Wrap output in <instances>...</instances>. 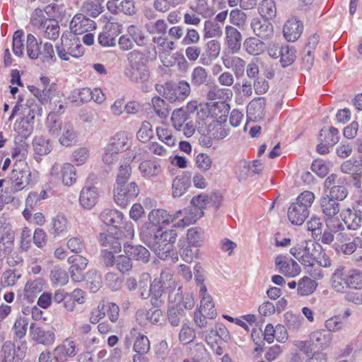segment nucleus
<instances>
[{
  "instance_id": "nucleus-35",
  "label": "nucleus",
  "mask_w": 362,
  "mask_h": 362,
  "mask_svg": "<svg viewBox=\"0 0 362 362\" xmlns=\"http://www.w3.org/2000/svg\"><path fill=\"white\" fill-rule=\"evenodd\" d=\"M259 13L263 18L272 19L276 15V7L274 0H263L258 8Z\"/></svg>"
},
{
  "instance_id": "nucleus-57",
  "label": "nucleus",
  "mask_w": 362,
  "mask_h": 362,
  "mask_svg": "<svg viewBox=\"0 0 362 362\" xmlns=\"http://www.w3.org/2000/svg\"><path fill=\"white\" fill-rule=\"evenodd\" d=\"M23 33L22 30H17L14 33L13 37V52L17 57H21L24 53Z\"/></svg>"
},
{
  "instance_id": "nucleus-10",
  "label": "nucleus",
  "mask_w": 362,
  "mask_h": 362,
  "mask_svg": "<svg viewBox=\"0 0 362 362\" xmlns=\"http://www.w3.org/2000/svg\"><path fill=\"white\" fill-rule=\"evenodd\" d=\"M121 234V230L116 232L115 235L117 236L113 235V233L110 232L100 233L99 242L105 247V250H112L115 252H119L122 247Z\"/></svg>"
},
{
  "instance_id": "nucleus-40",
  "label": "nucleus",
  "mask_w": 362,
  "mask_h": 362,
  "mask_svg": "<svg viewBox=\"0 0 362 362\" xmlns=\"http://www.w3.org/2000/svg\"><path fill=\"white\" fill-rule=\"evenodd\" d=\"M189 119V115L182 108L175 110L171 116L173 126L179 132H181Z\"/></svg>"
},
{
  "instance_id": "nucleus-20",
  "label": "nucleus",
  "mask_w": 362,
  "mask_h": 362,
  "mask_svg": "<svg viewBox=\"0 0 362 362\" xmlns=\"http://www.w3.org/2000/svg\"><path fill=\"white\" fill-rule=\"evenodd\" d=\"M309 211L303 206L293 203L288 210V218L294 225H301L308 217Z\"/></svg>"
},
{
  "instance_id": "nucleus-64",
  "label": "nucleus",
  "mask_w": 362,
  "mask_h": 362,
  "mask_svg": "<svg viewBox=\"0 0 362 362\" xmlns=\"http://www.w3.org/2000/svg\"><path fill=\"white\" fill-rule=\"evenodd\" d=\"M322 223L320 218L313 217L307 222L308 230L312 232L313 237L317 239L322 234Z\"/></svg>"
},
{
  "instance_id": "nucleus-44",
  "label": "nucleus",
  "mask_w": 362,
  "mask_h": 362,
  "mask_svg": "<svg viewBox=\"0 0 362 362\" xmlns=\"http://www.w3.org/2000/svg\"><path fill=\"white\" fill-rule=\"evenodd\" d=\"M38 59L42 62H55V54L54 48L52 44L45 42L41 43L39 50Z\"/></svg>"
},
{
  "instance_id": "nucleus-18",
  "label": "nucleus",
  "mask_w": 362,
  "mask_h": 362,
  "mask_svg": "<svg viewBox=\"0 0 362 362\" xmlns=\"http://www.w3.org/2000/svg\"><path fill=\"white\" fill-rule=\"evenodd\" d=\"M130 337L134 339L133 349L136 353L147 354L149 351L150 341L146 335L140 332L138 328L133 327L130 329Z\"/></svg>"
},
{
  "instance_id": "nucleus-56",
  "label": "nucleus",
  "mask_w": 362,
  "mask_h": 362,
  "mask_svg": "<svg viewBox=\"0 0 362 362\" xmlns=\"http://www.w3.org/2000/svg\"><path fill=\"white\" fill-rule=\"evenodd\" d=\"M145 27L150 34L163 35L166 33L168 25L165 20L158 19L154 23L146 24Z\"/></svg>"
},
{
  "instance_id": "nucleus-32",
  "label": "nucleus",
  "mask_w": 362,
  "mask_h": 362,
  "mask_svg": "<svg viewBox=\"0 0 362 362\" xmlns=\"http://www.w3.org/2000/svg\"><path fill=\"white\" fill-rule=\"evenodd\" d=\"M100 218L105 224L116 228L122 219V214L117 210L106 209L102 211Z\"/></svg>"
},
{
  "instance_id": "nucleus-2",
  "label": "nucleus",
  "mask_w": 362,
  "mask_h": 362,
  "mask_svg": "<svg viewBox=\"0 0 362 362\" xmlns=\"http://www.w3.org/2000/svg\"><path fill=\"white\" fill-rule=\"evenodd\" d=\"M139 193V189L136 182H132L128 185H115L114 199L115 202L122 207H126Z\"/></svg>"
},
{
  "instance_id": "nucleus-61",
  "label": "nucleus",
  "mask_w": 362,
  "mask_h": 362,
  "mask_svg": "<svg viewBox=\"0 0 362 362\" xmlns=\"http://www.w3.org/2000/svg\"><path fill=\"white\" fill-rule=\"evenodd\" d=\"M132 174V168L129 164H121L117 175L115 185H126Z\"/></svg>"
},
{
  "instance_id": "nucleus-30",
  "label": "nucleus",
  "mask_w": 362,
  "mask_h": 362,
  "mask_svg": "<svg viewBox=\"0 0 362 362\" xmlns=\"http://www.w3.org/2000/svg\"><path fill=\"white\" fill-rule=\"evenodd\" d=\"M148 220L153 226L160 224H169L172 223V218L170 214L164 209H154L148 214Z\"/></svg>"
},
{
  "instance_id": "nucleus-5",
  "label": "nucleus",
  "mask_w": 362,
  "mask_h": 362,
  "mask_svg": "<svg viewBox=\"0 0 362 362\" xmlns=\"http://www.w3.org/2000/svg\"><path fill=\"white\" fill-rule=\"evenodd\" d=\"M225 44L232 54L239 52L241 48L243 36L237 28L226 25L225 28Z\"/></svg>"
},
{
  "instance_id": "nucleus-21",
  "label": "nucleus",
  "mask_w": 362,
  "mask_h": 362,
  "mask_svg": "<svg viewBox=\"0 0 362 362\" xmlns=\"http://www.w3.org/2000/svg\"><path fill=\"white\" fill-rule=\"evenodd\" d=\"M320 204L322 211L327 218L334 217L340 211V204L338 201L328 195L322 197L320 199Z\"/></svg>"
},
{
  "instance_id": "nucleus-17",
  "label": "nucleus",
  "mask_w": 362,
  "mask_h": 362,
  "mask_svg": "<svg viewBox=\"0 0 362 362\" xmlns=\"http://www.w3.org/2000/svg\"><path fill=\"white\" fill-rule=\"evenodd\" d=\"M303 31V24L296 18L288 20L284 25L283 32L285 38L290 42L297 40Z\"/></svg>"
},
{
  "instance_id": "nucleus-26",
  "label": "nucleus",
  "mask_w": 362,
  "mask_h": 362,
  "mask_svg": "<svg viewBox=\"0 0 362 362\" xmlns=\"http://www.w3.org/2000/svg\"><path fill=\"white\" fill-rule=\"evenodd\" d=\"M124 252L126 254L129 255L133 258L137 260H141L144 263H146L149 261L150 252L144 246H131L124 244Z\"/></svg>"
},
{
  "instance_id": "nucleus-49",
  "label": "nucleus",
  "mask_w": 362,
  "mask_h": 362,
  "mask_svg": "<svg viewBox=\"0 0 362 362\" xmlns=\"http://www.w3.org/2000/svg\"><path fill=\"white\" fill-rule=\"evenodd\" d=\"M50 279L53 284L63 286L68 282L69 276L64 269L54 267L50 272Z\"/></svg>"
},
{
  "instance_id": "nucleus-45",
  "label": "nucleus",
  "mask_w": 362,
  "mask_h": 362,
  "mask_svg": "<svg viewBox=\"0 0 362 362\" xmlns=\"http://www.w3.org/2000/svg\"><path fill=\"white\" fill-rule=\"evenodd\" d=\"M346 286L351 288L362 289V272L352 269L346 275Z\"/></svg>"
},
{
  "instance_id": "nucleus-37",
  "label": "nucleus",
  "mask_w": 362,
  "mask_h": 362,
  "mask_svg": "<svg viewBox=\"0 0 362 362\" xmlns=\"http://www.w3.org/2000/svg\"><path fill=\"white\" fill-rule=\"evenodd\" d=\"M189 186V180L184 176H177L173 181L172 189L174 197L183 195Z\"/></svg>"
},
{
  "instance_id": "nucleus-12",
  "label": "nucleus",
  "mask_w": 362,
  "mask_h": 362,
  "mask_svg": "<svg viewBox=\"0 0 362 362\" xmlns=\"http://www.w3.org/2000/svg\"><path fill=\"white\" fill-rule=\"evenodd\" d=\"M344 225L349 230H356L362 223V213L353 208H347L341 211L340 214Z\"/></svg>"
},
{
  "instance_id": "nucleus-8",
  "label": "nucleus",
  "mask_w": 362,
  "mask_h": 362,
  "mask_svg": "<svg viewBox=\"0 0 362 362\" xmlns=\"http://www.w3.org/2000/svg\"><path fill=\"white\" fill-rule=\"evenodd\" d=\"M95 28V22L81 13L75 15L70 23L71 31L74 35H81Z\"/></svg>"
},
{
  "instance_id": "nucleus-11",
  "label": "nucleus",
  "mask_w": 362,
  "mask_h": 362,
  "mask_svg": "<svg viewBox=\"0 0 362 362\" xmlns=\"http://www.w3.org/2000/svg\"><path fill=\"white\" fill-rule=\"evenodd\" d=\"M100 194L94 186L84 187L80 193L79 203L85 209H91L98 202Z\"/></svg>"
},
{
  "instance_id": "nucleus-51",
  "label": "nucleus",
  "mask_w": 362,
  "mask_h": 362,
  "mask_svg": "<svg viewBox=\"0 0 362 362\" xmlns=\"http://www.w3.org/2000/svg\"><path fill=\"white\" fill-rule=\"evenodd\" d=\"M76 170L73 165L69 163H64V176H62V182L65 185L70 187L76 181Z\"/></svg>"
},
{
  "instance_id": "nucleus-14",
  "label": "nucleus",
  "mask_w": 362,
  "mask_h": 362,
  "mask_svg": "<svg viewBox=\"0 0 362 362\" xmlns=\"http://www.w3.org/2000/svg\"><path fill=\"white\" fill-rule=\"evenodd\" d=\"M201 302L200 307L197 310H202L206 313V316L209 319H214L216 317L217 313L214 308V304L212 300L211 296L207 293V289L205 285L200 287Z\"/></svg>"
},
{
  "instance_id": "nucleus-27",
  "label": "nucleus",
  "mask_w": 362,
  "mask_h": 362,
  "mask_svg": "<svg viewBox=\"0 0 362 362\" xmlns=\"http://www.w3.org/2000/svg\"><path fill=\"white\" fill-rule=\"evenodd\" d=\"M52 224V227L50 230V233L54 237L64 234L69 226L68 219L62 214H59L54 217Z\"/></svg>"
},
{
  "instance_id": "nucleus-38",
  "label": "nucleus",
  "mask_w": 362,
  "mask_h": 362,
  "mask_svg": "<svg viewBox=\"0 0 362 362\" xmlns=\"http://www.w3.org/2000/svg\"><path fill=\"white\" fill-rule=\"evenodd\" d=\"M62 130V135L59 139V141L63 146H70L76 139V132L72 124L69 122H64Z\"/></svg>"
},
{
  "instance_id": "nucleus-43",
  "label": "nucleus",
  "mask_w": 362,
  "mask_h": 362,
  "mask_svg": "<svg viewBox=\"0 0 362 362\" xmlns=\"http://www.w3.org/2000/svg\"><path fill=\"white\" fill-rule=\"evenodd\" d=\"M41 43L42 42H38L37 41L36 37L33 35L28 34L27 35L26 50L28 56L30 59H38L39 50Z\"/></svg>"
},
{
  "instance_id": "nucleus-58",
  "label": "nucleus",
  "mask_w": 362,
  "mask_h": 362,
  "mask_svg": "<svg viewBox=\"0 0 362 362\" xmlns=\"http://www.w3.org/2000/svg\"><path fill=\"white\" fill-rule=\"evenodd\" d=\"M284 320L287 327L291 330H298L303 322V318L298 315H296L292 313L287 312L284 315Z\"/></svg>"
},
{
  "instance_id": "nucleus-15",
  "label": "nucleus",
  "mask_w": 362,
  "mask_h": 362,
  "mask_svg": "<svg viewBox=\"0 0 362 362\" xmlns=\"http://www.w3.org/2000/svg\"><path fill=\"white\" fill-rule=\"evenodd\" d=\"M39 35L46 39L55 40L59 35V25L54 19H46L38 28Z\"/></svg>"
},
{
  "instance_id": "nucleus-19",
  "label": "nucleus",
  "mask_w": 362,
  "mask_h": 362,
  "mask_svg": "<svg viewBox=\"0 0 362 362\" xmlns=\"http://www.w3.org/2000/svg\"><path fill=\"white\" fill-rule=\"evenodd\" d=\"M313 346L319 349L329 347L332 340V334L325 330H316L309 335Z\"/></svg>"
},
{
  "instance_id": "nucleus-52",
  "label": "nucleus",
  "mask_w": 362,
  "mask_h": 362,
  "mask_svg": "<svg viewBox=\"0 0 362 362\" xmlns=\"http://www.w3.org/2000/svg\"><path fill=\"white\" fill-rule=\"evenodd\" d=\"M187 241L194 247H200L204 240V232L201 228H192L187 231Z\"/></svg>"
},
{
  "instance_id": "nucleus-23",
  "label": "nucleus",
  "mask_w": 362,
  "mask_h": 362,
  "mask_svg": "<svg viewBox=\"0 0 362 362\" xmlns=\"http://www.w3.org/2000/svg\"><path fill=\"white\" fill-rule=\"evenodd\" d=\"M107 146L118 153L124 151L129 148V138L125 132H117L110 139Z\"/></svg>"
},
{
  "instance_id": "nucleus-9",
  "label": "nucleus",
  "mask_w": 362,
  "mask_h": 362,
  "mask_svg": "<svg viewBox=\"0 0 362 362\" xmlns=\"http://www.w3.org/2000/svg\"><path fill=\"white\" fill-rule=\"evenodd\" d=\"M27 344L22 342L18 346V353L16 354L14 344L11 341H6L1 349V362H13L15 358L22 359L25 357Z\"/></svg>"
},
{
  "instance_id": "nucleus-42",
  "label": "nucleus",
  "mask_w": 362,
  "mask_h": 362,
  "mask_svg": "<svg viewBox=\"0 0 362 362\" xmlns=\"http://www.w3.org/2000/svg\"><path fill=\"white\" fill-rule=\"evenodd\" d=\"M64 122L61 118L55 113H49L47 116V128L49 132L53 135L58 136L59 132L63 128Z\"/></svg>"
},
{
  "instance_id": "nucleus-59",
  "label": "nucleus",
  "mask_w": 362,
  "mask_h": 362,
  "mask_svg": "<svg viewBox=\"0 0 362 362\" xmlns=\"http://www.w3.org/2000/svg\"><path fill=\"white\" fill-rule=\"evenodd\" d=\"M280 62L284 67L291 65L296 59V50L284 45L282 54L280 56Z\"/></svg>"
},
{
  "instance_id": "nucleus-13",
  "label": "nucleus",
  "mask_w": 362,
  "mask_h": 362,
  "mask_svg": "<svg viewBox=\"0 0 362 362\" xmlns=\"http://www.w3.org/2000/svg\"><path fill=\"white\" fill-rule=\"evenodd\" d=\"M222 61L226 68L233 71L236 78H240L244 76L247 64L243 59L238 56H232L222 57Z\"/></svg>"
},
{
  "instance_id": "nucleus-25",
  "label": "nucleus",
  "mask_w": 362,
  "mask_h": 362,
  "mask_svg": "<svg viewBox=\"0 0 362 362\" xmlns=\"http://www.w3.org/2000/svg\"><path fill=\"white\" fill-rule=\"evenodd\" d=\"M163 288L161 281H157V279H154L150 285L151 303L156 308L160 307L164 303L163 298Z\"/></svg>"
},
{
  "instance_id": "nucleus-60",
  "label": "nucleus",
  "mask_w": 362,
  "mask_h": 362,
  "mask_svg": "<svg viewBox=\"0 0 362 362\" xmlns=\"http://www.w3.org/2000/svg\"><path fill=\"white\" fill-rule=\"evenodd\" d=\"M153 136L152 126L150 122L144 121L136 134L138 139L145 143L148 141Z\"/></svg>"
},
{
  "instance_id": "nucleus-4",
  "label": "nucleus",
  "mask_w": 362,
  "mask_h": 362,
  "mask_svg": "<svg viewBox=\"0 0 362 362\" xmlns=\"http://www.w3.org/2000/svg\"><path fill=\"white\" fill-rule=\"evenodd\" d=\"M78 350L76 341L67 337L54 349L53 358L57 362H66L68 358L76 356Z\"/></svg>"
},
{
  "instance_id": "nucleus-16",
  "label": "nucleus",
  "mask_w": 362,
  "mask_h": 362,
  "mask_svg": "<svg viewBox=\"0 0 362 362\" xmlns=\"http://www.w3.org/2000/svg\"><path fill=\"white\" fill-rule=\"evenodd\" d=\"M30 334L33 341L44 345L52 344L55 340V335L52 331L35 327L34 324L30 325Z\"/></svg>"
},
{
  "instance_id": "nucleus-1",
  "label": "nucleus",
  "mask_w": 362,
  "mask_h": 362,
  "mask_svg": "<svg viewBox=\"0 0 362 362\" xmlns=\"http://www.w3.org/2000/svg\"><path fill=\"white\" fill-rule=\"evenodd\" d=\"M127 61L130 66L128 76L133 81H145L149 77L146 69L145 54L139 50H132L127 54Z\"/></svg>"
},
{
  "instance_id": "nucleus-53",
  "label": "nucleus",
  "mask_w": 362,
  "mask_h": 362,
  "mask_svg": "<svg viewBox=\"0 0 362 362\" xmlns=\"http://www.w3.org/2000/svg\"><path fill=\"white\" fill-rule=\"evenodd\" d=\"M191 203L193 205L192 209V214H197L198 217L201 218L204 212L202 209L209 203L208 197L204 194H199L197 197H194Z\"/></svg>"
},
{
  "instance_id": "nucleus-3",
  "label": "nucleus",
  "mask_w": 362,
  "mask_h": 362,
  "mask_svg": "<svg viewBox=\"0 0 362 362\" xmlns=\"http://www.w3.org/2000/svg\"><path fill=\"white\" fill-rule=\"evenodd\" d=\"M30 176L29 168L24 163H15L11 174L12 190L18 192L24 189L29 184Z\"/></svg>"
},
{
  "instance_id": "nucleus-31",
  "label": "nucleus",
  "mask_w": 362,
  "mask_h": 362,
  "mask_svg": "<svg viewBox=\"0 0 362 362\" xmlns=\"http://www.w3.org/2000/svg\"><path fill=\"white\" fill-rule=\"evenodd\" d=\"M174 245L170 244H165L160 240L154 238L153 243L152 244V249L155 254L161 259H165L171 256L173 252Z\"/></svg>"
},
{
  "instance_id": "nucleus-29",
  "label": "nucleus",
  "mask_w": 362,
  "mask_h": 362,
  "mask_svg": "<svg viewBox=\"0 0 362 362\" xmlns=\"http://www.w3.org/2000/svg\"><path fill=\"white\" fill-rule=\"evenodd\" d=\"M61 45L57 46V53L58 57L64 61H69L70 59V57H73L75 58L78 57L79 53H74L73 51L69 50V45H71V41L69 40V37L62 35L61 38Z\"/></svg>"
},
{
  "instance_id": "nucleus-24",
  "label": "nucleus",
  "mask_w": 362,
  "mask_h": 362,
  "mask_svg": "<svg viewBox=\"0 0 362 362\" xmlns=\"http://www.w3.org/2000/svg\"><path fill=\"white\" fill-rule=\"evenodd\" d=\"M340 169L342 173L351 175L356 181L354 185L357 187H361L359 179L361 177V172L360 165H358V162L357 160H346L342 163Z\"/></svg>"
},
{
  "instance_id": "nucleus-6",
  "label": "nucleus",
  "mask_w": 362,
  "mask_h": 362,
  "mask_svg": "<svg viewBox=\"0 0 362 362\" xmlns=\"http://www.w3.org/2000/svg\"><path fill=\"white\" fill-rule=\"evenodd\" d=\"M251 28L254 34L262 40L272 37L274 35L273 25L265 18H253L250 22Z\"/></svg>"
},
{
  "instance_id": "nucleus-46",
  "label": "nucleus",
  "mask_w": 362,
  "mask_h": 362,
  "mask_svg": "<svg viewBox=\"0 0 362 362\" xmlns=\"http://www.w3.org/2000/svg\"><path fill=\"white\" fill-rule=\"evenodd\" d=\"M208 81V74L202 66L195 67L191 74V83L194 86L206 84Z\"/></svg>"
},
{
  "instance_id": "nucleus-62",
  "label": "nucleus",
  "mask_w": 362,
  "mask_h": 362,
  "mask_svg": "<svg viewBox=\"0 0 362 362\" xmlns=\"http://www.w3.org/2000/svg\"><path fill=\"white\" fill-rule=\"evenodd\" d=\"M43 287L42 280L40 279H35L31 282H28L25 286V295L28 298H32L37 293H40Z\"/></svg>"
},
{
  "instance_id": "nucleus-63",
  "label": "nucleus",
  "mask_w": 362,
  "mask_h": 362,
  "mask_svg": "<svg viewBox=\"0 0 362 362\" xmlns=\"http://www.w3.org/2000/svg\"><path fill=\"white\" fill-rule=\"evenodd\" d=\"M167 315L171 325L177 327L180 325V320L185 315V313L181 308L173 307L168 309Z\"/></svg>"
},
{
  "instance_id": "nucleus-7",
  "label": "nucleus",
  "mask_w": 362,
  "mask_h": 362,
  "mask_svg": "<svg viewBox=\"0 0 362 362\" xmlns=\"http://www.w3.org/2000/svg\"><path fill=\"white\" fill-rule=\"evenodd\" d=\"M71 264L69 271L71 279L76 282H80L84 279L83 271L86 269L88 260L81 255L71 256L68 259Z\"/></svg>"
},
{
  "instance_id": "nucleus-54",
  "label": "nucleus",
  "mask_w": 362,
  "mask_h": 362,
  "mask_svg": "<svg viewBox=\"0 0 362 362\" xmlns=\"http://www.w3.org/2000/svg\"><path fill=\"white\" fill-rule=\"evenodd\" d=\"M33 144L35 152L40 156L46 155L51 151L48 140L41 136H35L33 139Z\"/></svg>"
},
{
  "instance_id": "nucleus-36",
  "label": "nucleus",
  "mask_w": 362,
  "mask_h": 362,
  "mask_svg": "<svg viewBox=\"0 0 362 362\" xmlns=\"http://www.w3.org/2000/svg\"><path fill=\"white\" fill-rule=\"evenodd\" d=\"M317 286V284L315 281L308 276H304L298 281V293L303 296L310 295L315 291Z\"/></svg>"
},
{
  "instance_id": "nucleus-33",
  "label": "nucleus",
  "mask_w": 362,
  "mask_h": 362,
  "mask_svg": "<svg viewBox=\"0 0 362 362\" xmlns=\"http://www.w3.org/2000/svg\"><path fill=\"white\" fill-rule=\"evenodd\" d=\"M139 170L145 177L157 176L161 171L160 165L153 160H144L139 165Z\"/></svg>"
},
{
  "instance_id": "nucleus-55",
  "label": "nucleus",
  "mask_w": 362,
  "mask_h": 362,
  "mask_svg": "<svg viewBox=\"0 0 362 362\" xmlns=\"http://www.w3.org/2000/svg\"><path fill=\"white\" fill-rule=\"evenodd\" d=\"M165 98L170 103L184 100L175 84L167 83L164 88Z\"/></svg>"
},
{
  "instance_id": "nucleus-22",
  "label": "nucleus",
  "mask_w": 362,
  "mask_h": 362,
  "mask_svg": "<svg viewBox=\"0 0 362 362\" xmlns=\"http://www.w3.org/2000/svg\"><path fill=\"white\" fill-rule=\"evenodd\" d=\"M275 263L278 266L279 272L286 276H296L300 272L298 264L293 259L283 261L282 257H277Z\"/></svg>"
},
{
  "instance_id": "nucleus-28",
  "label": "nucleus",
  "mask_w": 362,
  "mask_h": 362,
  "mask_svg": "<svg viewBox=\"0 0 362 362\" xmlns=\"http://www.w3.org/2000/svg\"><path fill=\"white\" fill-rule=\"evenodd\" d=\"M244 47L246 52L252 56L262 54L266 49L265 44L256 37L247 38L244 42Z\"/></svg>"
},
{
  "instance_id": "nucleus-41",
  "label": "nucleus",
  "mask_w": 362,
  "mask_h": 362,
  "mask_svg": "<svg viewBox=\"0 0 362 362\" xmlns=\"http://www.w3.org/2000/svg\"><path fill=\"white\" fill-rule=\"evenodd\" d=\"M332 288L337 292L344 291L346 288V276H344L342 269H337L332 275Z\"/></svg>"
},
{
  "instance_id": "nucleus-47",
  "label": "nucleus",
  "mask_w": 362,
  "mask_h": 362,
  "mask_svg": "<svg viewBox=\"0 0 362 362\" xmlns=\"http://www.w3.org/2000/svg\"><path fill=\"white\" fill-rule=\"evenodd\" d=\"M151 278L149 274L143 273L139 276V288L140 296L143 299H146L151 296L150 285L151 284Z\"/></svg>"
},
{
  "instance_id": "nucleus-48",
  "label": "nucleus",
  "mask_w": 362,
  "mask_h": 362,
  "mask_svg": "<svg viewBox=\"0 0 362 362\" xmlns=\"http://www.w3.org/2000/svg\"><path fill=\"white\" fill-rule=\"evenodd\" d=\"M153 108L156 114L161 118H166L170 113L168 105L164 100L158 96L153 97L151 100Z\"/></svg>"
},
{
  "instance_id": "nucleus-50",
  "label": "nucleus",
  "mask_w": 362,
  "mask_h": 362,
  "mask_svg": "<svg viewBox=\"0 0 362 362\" xmlns=\"http://www.w3.org/2000/svg\"><path fill=\"white\" fill-rule=\"evenodd\" d=\"M127 34L138 46H144L146 41V37L143 30L134 25L127 28Z\"/></svg>"
},
{
  "instance_id": "nucleus-34",
  "label": "nucleus",
  "mask_w": 362,
  "mask_h": 362,
  "mask_svg": "<svg viewBox=\"0 0 362 362\" xmlns=\"http://www.w3.org/2000/svg\"><path fill=\"white\" fill-rule=\"evenodd\" d=\"M309 247H313V250H316V248L322 250V247L320 244L313 243L312 241L304 240L291 247L290 253L295 258L298 259L306 251L309 250Z\"/></svg>"
},
{
  "instance_id": "nucleus-39",
  "label": "nucleus",
  "mask_w": 362,
  "mask_h": 362,
  "mask_svg": "<svg viewBox=\"0 0 362 362\" xmlns=\"http://www.w3.org/2000/svg\"><path fill=\"white\" fill-rule=\"evenodd\" d=\"M247 20V14L241 9L235 8L229 13L230 25L238 28H243Z\"/></svg>"
}]
</instances>
